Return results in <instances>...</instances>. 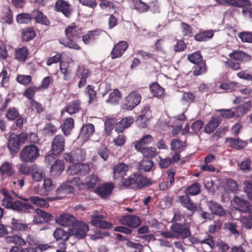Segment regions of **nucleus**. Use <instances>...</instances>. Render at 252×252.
<instances>
[{
    "label": "nucleus",
    "mask_w": 252,
    "mask_h": 252,
    "mask_svg": "<svg viewBox=\"0 0 252 252\" xmlns=\"http://www.w3.org/2000/svg\"><path fill=\"white\" fill-rule=\"evenodd\" d=\"M64 32L67 39L60 40V43L69 48L80 50L81 47L75 40L80 38L82 34V29L73 23L66 28Z\"/></svg>",
    "instance_id": "f257e3e1"
},
{
    "label": "nucleus",
    "mask_w": 252,
    "mask_h": 252,
    "mask_svg": "<svg viewBox=\"0 0 252 252\" xmlns=\"http://www.w3.org/2000/svg\"><path fill=\"white\" fill-rule=\"evenodd\" d=\"M162 236L167 238L185 239L190 236L189 225L186 223H174L170 228V231L161 233Z\"/></svg>",
    "instance_id": "f03ea898"
},
{
    "label": "nucleus",
    "mask_w": 252,
    "mask_h": 252,
    "mask_svg": "<svg viewBox=\"0 0 252 252\" xmlns=\"http://www.w3.org/2000/svg\"><path fill=\"white\" fill-rule=\"evenodd\" d=\"M229 58L224 62L225 65L233 70L241 69V63L249 62L251 57L245 52L237 50H234L228 55Z\"/></svg>",
    "instance_id": "7ed1b4c3"
},
{
    "label": "nucleus",
    "mask_w": 252,
    "mask_h": 252,
    "mask_svg": "<svg viewBox=\"0 0 252 252\" xmlns=\"http://www.w3.org/2000/svg\"><path fill=\"white\" fill-rule=\"evenodd\" d=\"M39 156V148L33 144L24 147L19 154L21 160L25 162H33Z\"/></svg>",
    "instance_id": "20e7f679"
},
{
    "label": "nucleus",
    "mask_w": 252,
    "mask_h": 252,
    "mask_svg": "<svg viewBox=\"0 0 252 252\" xmlns=\"http://www.w3.org/2000/svg\"><path fill=\"white\" fill-rule=\"evenodd\" d=\"M141 99V94L139 92L132 91L124 98L122 108L125 110L131 111L140 103Z\"/></svg>",
    "instance_id": "39448f33"
},
{
    "label": "nucleus",
    "mask_w": 252,
    "mask_h": 252,
    "mask_svg": "<svg viewBox=\"0 0 252 252\" xmlns=\"http://www.w3.org/2000/svg\"><path fill=\"white\" fill-rule=\"evenodd\" d=\"M54 9L60 12L67 18H69L72 14L73 8L68 1L64 0H57L55 4Z\"/></svg>",
    "instance_id": "423d86ee"
},
{
    "label": "nucleus",
    "mask_w": 252,
    "mask_h": 252,
    "mask_svg": "<svg viewBox=\"0 0 252 252\" xmlns=\"http://www.w3.org/2000/svg\"><path fill=\"white\" fill-rule=\"evenodd\" d=\"M88 230L89 226L88 224L83 222L77 220L70 229V232L76 238L81 239L86 236Z\"/></svg>",
    "instance_id": "0eeeda50"
},
{
    "label": "nucleus",
    "mask_w": 252,
    "mask_h": 252,
    "mask_svg": "<svg viewBox=\"0 0 252 252\" xmlns=\"http://www.w3.org/2000/svg\"><path fill=\"white\" fill-rule=\"evenodd\" d=\"M91 217L92 220H91V223L94 226L103 229H108L112 226L111 223L103 220L104 219H105V216L98 214L97 212H93Z\"/></svg>",
    "instance_id": "6e6552de"
},
{
    "label": "nucleus",
    "mask_w": 252,
    "mask_h": 252,
    "mask_svg": "<svg viewBox=\"0 0 252 252\" xmlns=\"http://www.w3.org/2000/svg\"><path fill=\"white\" fill-rule=\"evenodd\" d=\"M85 152L81 149H77L69 154H63L64 159L68 162H81L85 158Z\"/></svg>",
    "instance_id": "1a4fd4ad"
},
{
    "label": "nucleus",
    "mask_w": 252,
    "mask_h": 252,
    "mask_svg": "<svg viewBox=\"0 0 252 252\" xmlns=\"http://www.w3.org/2000/svg\"><path fill=\"white\" fill-rule=\"evenodd\" d=\"M73 191L74 189L73 187L65 182L56 190V192L59 195L57 197H48V200L49 201H53L57 199H62L68 194L73 192Z\"/></svg>",
    "instance_id": "9d476101"
},
{
    "label": "nucleus",
    "mask_w": 252,
    "mask_h": 252,
    "mask_svg": "<svg viewBox=\"0 0 252 252\" xmlns=\"http://www.w3.org/2000/svg\"><path fill=\"white\" fill-rule=\"evenodd\" d=\"M120 222L132 228L137 227L141 223L140 218L135 215H128L123 216L120 219Z\"/></svg>",
    "instance_id": "9b49d317"
},
{
    "label": "nucleus",
    "mask_w": 252,
    "mask_h": 252,
    "mask_svg": "<svg viewBox=\"0 0 252 252\" xmlns=\"http://www.w3.org/2000/svg\"><path fill=\"white\" fill-rule=\"evenodd\" d=\"M65 139L62 135L55 136L52 142V150L55 154H59L64 150Z\"/></svg>",
    "instance_id": "f8f14e48"
},
{
    "label": "nucleus",
    "mask_w": 252,
    "mask_h": 252,
    "mask_svg": "<svg viewBox=\"0 0 252 252\" xmlns=\"http://www.w3.org/2000/svg\"><path fill=\"white\" fill-rule=\"evenodd\" d=\"M90 75L89 70L84 65H79L76 72V76L80 79L78 87L82 88L86 84V79Z\"/></svg>",
    "instance_id": "ddd939ff"
},
{
    "label": "nucleus",
    "mask_w": 252,
    "mask_h": 252,
    "mask_svg": "<svg viewBox=\"0 0 252 252\" xmlns=\"http://www.w3.org/2000/svg\"><path fill=\"white\" fill-rule=\"evenodd\" d=\"M114 185L111 183H105L98 186L94 192L103 198L108 197L114 189Z\"/></svg>",
    "instance_id": "4468645a"
},
{
    "label": "nucleus",
    "mask_w": 252,
    "mask_h": 252,
    "mask_svg": "<svg viewBox=\"0 0 252 252\" xmlns=\"http://www.w3.org/2000/svg\"><path fill=\"white\" fill-rule=\"evenodd\" d=\"M178 200L184 207L192 212H194L197 209V204L187 194L178 196Z\"/></svg>",
    "instance_id": "2eb2a0df"
},
{
    "label": "nucleus",
    "mask_w": 252,
    "mask_h": 252,
    "mask_svg": "<svg viewBox=\"0 0 252 252\" xmlns=\"http://www.w3.org/2000/svg\"><path fill=\"white\" fill-rule=\"evenodd\" d=\"M56 220L57 223L61 225L64 226H71L72 227L77 220L71 215L63 214L57 217Z\"/></svg>",
    "instance_id": "dca6fc26"
},
{
    "label": "nucleus",
    "mask_w": 252,
    "mask_h": 252,
    "mask_svg": "<svg viewBox=\"0 0 252 252\" xmlns=\"http://www.w3.org/2000/svg\"><path fill=\"white\" fill-rule=\"evenodd\" d=\"M128 47L126 41H121L115 44L111 51V57L113 59L121 57Z\"/></svg>",
    "instance_id": "f3484780"
},
{
    "label": "nucleus",
    "mask_w": 252,
    "mask_h": 252,
    "mask_svg": "<svg viewBox=\"0 0 252 252\" xmlns=\"http://www.w3.org/2000/svg\"><path fill=\"white\" fill-rule=\"evenodd\" d=\"M81 109L80 100L76 99L66 104L62 110V115H63L64 112H67L70 115H73L79 112Z\"/></svg>",
    "instance_id": "a211bd4d"
},
{
    "label": "nucleus",
    "mask_w": 252,
    "mask_h": 252,
    "mask_svg": "<svg viewBox=\"0 0 252 252\" xmlns=\"http://www.w3.org/2000/svg\"><path fill=\"white\" fill-rule=\"evenodd\" d=\"M154 138L150 134H146L142 136L138 140L135 141L133 145L135 150L138 151L145 147L147 145L150 144L153 141Z\"/></svg>",
    "instance_id": "6ab92c4d"
},
{
    "label": "nucleus",
    "mask_w": 252,
    "mask_h": 252,
    "mask_svg": "<svg viewBox=\"0 0 252 252\" xmlns=\"http://www.w3.org/2000/svg\"><path fill=\"white\" fill-rule=\"evenodd\" d=\"M128 166L123 162L120 163L114 167L113 177L115 179H122L126 175Z\"/></svg>",
    "instance_id": "aec40b11"
},
{
    "label": "nucleus",
    "mask_w": 252,
    "mask_h": 252,
    "mask_svg": "<svg viewBox=\"0 0 252 252\" xmlns=\"http://www.w3.org/2000/svg\"><path fill=\"white\" fill-rule=\"evenodd\" d=\"M17 139V135L15 134H11L9 137L7 147L12 155L17 153L20 149V145Z\"/></svg>",
    "instance_id": "412c9836"
},
{
    "label": "nucleus",
    "mask_w": 252,
    "mask_h": 252,
    "mask_svg": "<svg viewBox=\"0 0 252 252\" xmlns=\"http://www.w3.org/2000/svg\"><path fill=\"white\" fill-rule=\"evenodd\" d=\"M134 122V119L128 116L122 119L115 126V130L118 132H123L126 128L131 126Z\"/></svg>",
    "instance_id": "4be33fe9"
},
{
    "label": "nucleus",
    "mask_w": 252,
    "mask_h": 252,
    "mask_svg": "<svg viewBox=\"0 0 252 252\" xmlns=\"http://www.w3.org/2000/svg\"><path fill=\"white\" fill-rule=\"evenodd\" d=\"M36 214L34 217L33 221L36 223H43L50 220L51 215L40 209L35 210Z\"/></svg>",
    "instance_id": "5701e85b"
},
{
    "label": "nucleus",
    "mask_w": 252,
    "mask_h": 252,
    "mask_svg": "<svg viewBox=\"0 0 252 252\" xmlns=\"http://www.w3.org/2000/svg\"><path fill=\"white\" fill-rule=\"evenodd\" d=\"M94 131V126L91 124L84 125L82 127L79 135V138L84 140H87L93 135Z\"/></svg>",
    "instance_id": "b1692460"
},
{
    "label": "nucleus",
    "mask_w": 252,
    "mask_h": 252,
    "mask_svg": "<svg viewBox=\"0 0 252 252\" xmlns=\"http://www.w3.org/2000/svg\"><path fill=\"white\" fill-rule=\"evenodd\" d=\"M222 121L220 116L212 117L204 128V131L207 133H211L220 125Z\"/></svg>",
    "instance_id": "393cba45"
},
{
    "label": "nucleus",
    "mask_w": 252,
    "mask_h": 252,
    "mask_svg": "<svg viewBox=\"0 0 252 252\" xmlns=\"http://www.w3.org/2000/svg\"><path fill=\"white\" fill-rule=\"evenodd\" d=\"M101 33L102 31L99 30L90 31L82 37V40L84 44H88L91 41L97 39Z\"/></svg>",
    "instance_id": "a878e982"
},
{
    "label": "nucleus",
    "mask_w": 252,
    "mask_h": 252,
    "mask_svg": "<svg viewBox=\"0 0 252 252\" xmlns=\"http://www.w3.org/2000/svg\"><path fill=\"white\" fill-rule=\"evenodd\" d=\"M64 169V162L62 160H57L52 165L50 169L51 174L52 176H60Z\"/></svg>",
    "instance_id": "bb28decb"
},
{
    "label": "nucleus",
    "mask_w": 252,
    "mask_h": 252,
    "mask_svg": "<svg viewBox=\"0 0 252 252\" xmlns=\"http://www.w3.org/2000/svg\"><path fill=\"white\" fill-rule=\"evenodd\" d=\"M207 206L212 213L214 215H216L219 216H223L225 214V211L222 206L219 204L210 201L207 202Z\"/></svg>",
    "instance_id": "cd10ccee"
},
{
    "label": "nucleus",
    "mask_w": 252,
    "mask_h": 252,
    "mask_svg": "<svg viewBox=\"0 0 252 252\" xmlns=\"http://www.w3.org/2000/svg\"><path fill=\"white\" fill-rule=\"evenodd\" d=\"M233 207L241 211L248 210V202L247 200L238 196H235L231 201Z\"/></svg>",
    "instance_id": "c85d7f7f"
},
{
    "label": "nucleus",
    "mask_w": 252,
    "mask_h": 252,
    "mask_svg": "<svg viewBox=\"0 0 252 252\" xmlns=\"http://www.w3.org/2000/svg\"><path fill=\"white\" fill-rule=\"evenodd\" d=\"M99 182L100 180L96 175L91 174L86 177L85 182L82 183V187L88 189H93Z\"/></svg>",
    "instance_id": "c756f323"
},
{
    "label": "nucleus",
    "mask_w": 252,
    "mask_h": 252,
    "mask_svg": "<svg viewBox=\"0 0 252 252\" xmlns=\"http://www.w3.org/2000/svg\"><path fill=\"white\" fill-rule=\"evenodd\" d=\"M31 173L32 179L35 182L41 181L45 176L44 170L35 164L32 166V172Z\"/></svg>",
    "instance_id": "7c9ffc66"
},
{
    "label": "nucleus",
    "mask_w": 252,
    "mask_h": 252,
    "mask_svg": "<svg viewBox=\"0 0 252 252\" xmlns=\"http://www.w3.org/2000/svg\"><path fill=\"white\" fill-rule=\"evenodd\" d=\"M233 108L235 117H241L250 110L251 108V103L250 102H248L241 104L237 107H234Z\"/></svg>",
    "instance_id": "2f4dec72"
},
{
    "label": "nucleus",
    "mask_w": 252,
    "mask_h": 252,
    "mask_svg": "<svg viewBox=\"0 0 252 252\" xmlns=\"http://www.w3.org/2000/svg\"><path fill=\"white\" fill-rule=\"evenodd\" d=\"M214 35L212 30L200 32L194 35V39L197 41H205L211 39Z\"/></svg>",
    "instance_id": "473e14b6"
},
{
    "label": "nucleus",
    "mask_w": 252,
    "mask_h": 252,
    "mask_svg": "<svg viewBox=\"0 0 252 252\" xmlns=\"http://www.w3.org/2000/svg\"><path fill=\"white\" fill-rule=\"evenodd\" d=\"M29 54L27 48L23 46L16 49L15 53V59L19 62H25Z\"/></svg>",
    "instance_id": "72a5a7b5"
},
{
    "label": "nucleus",
    "mask_w": 252,
    "mask_h": 252,
    "mask_svg": "<svg viewBox=\"0 0 252 252\" xmlns=\"http://www.w3.org/2000/svg\"><path fill=\"white\" fill-rule=\"evenodd\" d=\"M152 184L150 179L140 175H135V188H141L145 186H148Z\"/></svg>",
    "instance_id": "f704fd0d"
},
{
    "label": "nucleus",
    "mask_w": 252,
    "mask_h": 252,
    "mask_svg": "<svg viewBox=\"0 0 252 252\" xmlns=\"http://www.w3.org/2000/svg\"><path fill=\"white\" fill-rule=\"evenodd\" d=\"M11 228L14 231H20L28 230L29 226L27 224L23 223L21 220L13 218L11 220Z\"/></svg>",
    "instance_id": "c9c22d12"
},
{
    "label": "nucleus",
    "mask_w": 252,
    "mask_h": 252,
    "mask_svg": "<svg viewBox=\"0 0 252 252\" xmlns=\"http://www.w3.org/2000/svg\"><path fill=\"white\" fill-rule=\"evenodd\" d=\"M142 154L144 157L153 158L158 155L157 149L154 147H147L138 151Z\"/></svg>",
    "instance_id": "e433bc0d"
},
{
    "label": "nucleus",
    "mask_w": 252,
    "mask_h": 252,
    "mask_svg": "<svg viewBox=\"0 0 252 252\" xmlns=\"http://www.w3.org/2000/svg\"><path fill=\"white\" fill-rule=\"evenodd\" d=\"M228 145L236 149H242L247 145V143L239 139L233 138H227L226 140Z\"/></svg>",
    "instance_id": "4c0bfd02"
},
{
    "label": "nucleus",
    "mask_w": 252,
    "mask_h": 252,
    "mask_svg": "<svg viewBox=\"0 0 252 252\" xmlns=\"http://www.w3.org/2000/svg\"><path fill=\"white\" fill-rule=\"evenodd\" d=\"M0 173L2 176H12L14 173V170L12 164L8 162H4L2 163L0 166Z\"/></svg>",
    "instance_id": "58836bf2"
},
{
    "label": "nucleus",
    "mask_w": 252,
    "mask_h": 252,
    "mask_svg": "<svg viewBox=\"0 0 252 252\" xmlns=\"http://www.w3.org/2000/svg\"><path fill=\"white\" fill-rule=\"evenodd\" d=\"M121 98V93L118 89H114L109 94L108 98L106 100V102L112 104H116L118 103Z\"/></svg>",
    "instance_id": "ea45409f"
},
{
    "label": "nucleus",
    "mask_w": 252,
    "mask_h": 252,
    "mask_svg": "<svg viewBox=\"0 0 252 252\" xmlns=\"http://www.w3.org/2000/svg\"><path fill=\"white\" fill-rule=\"evenodd\" d=\"M74 120L71 118H67L61 125L63 132L65 135H69L70 130L74 127Z\"/></svg>",
    "instance_id": "a19ab883"
},
{
    "label": "nucleus",
    "mask_w": 252,
    "mask_h": 252,
    "mask_svg": "<svg viewBox=\"0 0 252 252\" xmlns=\"http://www.w3.org/2000/svg\"><path fill=\"white\" fill-rule=\"evenodd\" d=\"M33 209L32 205L20 200L15 201V210L24 213H29Z\"/></svg>",
    "instance_id": "79ce46f5"
},
{
    "label": "nucleus",
    "mask_w": 252,
    "mask_h": 252,
    "mask_svg": "<svg viewBox=\"0 0 252 252\" xmlns=\"http://www.w3.org/2000/svg\"><path fill=\"white\" fill-rule=\"evenodd\" d=\"M3 23L11 25L13 22V12L10 7H6L3 11L1 17Z\"/></svg>",
    "instance_id": "37998d69"
},
{
    "label": "nucleus",
    "mask_w": 252,
    "mask_h": 252,
    "mask_svg": "<svg viewBox=\"0 0 252 252\" xmlns=\"http://www.w3.org/2000/svg\"><path fill=\"white\" fill-rule=\"evenodd\" d=\"M32 17L35 19L37 22L41 24L48 25L50 23L48 18L39 10H34L32 12Z\"/></svg>",
    "instance_id": "c03bdc74"
},
{
    "label": "nucleus",
    "mask_w": 252,
    "mask_h": 252,
    "mask_svg": "<svg viewBox=\"0 0 252 252\" xmlns=\"http://www.w3.org/2000/svg\"><path fill=\"white\" fill-rule=\"evenodd\" d=\"M55 188V185L52 180L50 178H45L43 183V189L40 193L42 195H48L50 191Z\"/></svg>",
    "instance_id": "a18cd8bd"
},
{
    "label": "nucleus",
    "mask_w": 252,
    "mask_h": 252,
    "mask_svg": "<svg viewBox=\"0 0 252 252\" xmlns=\"http://www.w3.org/2000/svg\"><path fill=\"white\" fill-rule=\"evenodd\" d=\"M55 238L57 240H63V242L67 241L70 237L69 234L61 228H57L53 233Z\"/></svg>",
    "instance_id": "49530a36"
},
{
    "label": "nucleus",
    "mask_w": 252,
    "mask_h": 252,
    "mask_svg": "<svg viewBox=\"0 0 252 252\" xmlns=\"http://www.w3.org/2000/svg\"><path fill=\"white\" fill-rule=\"evenodd\" d=\"M195 64L193 68V74L195 76H198L206 72L207 66L205 61H203Z\"/></svg>",
    "instance_id": "de8ad7c7"
},
{
    "label": "nucleus",
    "mask_w": 252,
    "mask_h": 252,
    "mask_svg": "<svg viewBox=\"0 0 252 252\" xmlns=\"http://www.w3.org/2000/svg\"><path fill=\"white\" fill-rule=\"evenodd\" d=\"M47 199H48V198ZM27 200L31 201L34 204L40 207L47 208L49 206V204L48 203V201H49L48 200H46L38 196H31Z\"/></svg>",
    "instance_id": "09e8293b"
},
{
    "label": "nucleus",
    "mask_w": 252,
    "mask_h": 252,
    "mask_svg": "<svg viewBox=\"0 0 252 252\" xmlns=\"http://www.w3.org/2000/svg\"><path fill=\"white\" fill-rule=\"evenodd\" d=\"M32 15L28 13L18 14L16 17V22L20 24H26L30 23L32 20Z\"/></svg>",
    "instance_id": "8fccbe9b"
},
{
    "label": "nucleus",
    "mask_w": 252,
    "mask_h": 252,
    "mask_svg": "<svg viewBox=\"0 0 252 252\" xmlns=\"http://www.w3.org/2000/svg\"><path fill=\"white\" fill-rule=\"evenodd\" d=\"M229 5L239 7L246 8L247 7L251 6L252 2L250 0H230Z\"/></svg>",
    "instance_id": "3c124183"
},
{
    "label": "nucleus",
    "mask_w": 252,
    "mask_h": 252,
    "mask_svg": "<svg viewBox=\"0 0 252 252\" xmlns=\"http://www.w3.org/2000/svg\"><path fill=\"white\" fill-rule=\"evenodd\" d=\"M35 36V32L32 28L23 29L22 32V38L23 41H29Z\"/></svg>",
    "instance_id": "603ef678"
},
{
    "label": "nucleus",
    "mask_w": 252,
    "mask_h": 252,
    "mask_svg": "<svg viewBox=\"0 0 252 252\" xmlns=\"http://www.w3.org/2000/svg\"><path fill=\"white\" fill-rule=\"evenodd\" d=\"M154 165L153 161L148 159H142L139 162V170L144 172H149Z\"/></svg>",
    "instance_id": "864d4df0"
},
{
    "label": "nucleus",
    "mask_w": 252,
    "mask_h": 252,
    "mask_svg": "<svg viewBox=\"0 0 252 252\" xmlns=\"http://www.w3.org/2000/svg\"><path fill=\"white\" fill-rule=\"evenodd\" d=\"M200 192V185L198 183H195L188 187L186 189V193L187 195H195Z\"/></svg>",
    "instance_id": "5fc2aeb1"
},
{
    "label": "nucleus",
    "mask_w": 252,
    "mask_h": 252,
    "mask_svg": "<svg viewBox=\"0 0 252 252\" xmlns=\"http://www.w3.org/2000/svg\"><path fill=\"white\" fill-rule=\"evenodd\" d=\"M238 166L245 172H250L252 170L251 160L249 158L245 159L243 161L237 163Z\"/></svg>",
    "instance_id": "6e6d98bb"
},
{
    "label": "nucleus",
    "mask_w": 252,
    "mask_h": 252,
    "mask_svg": "<svg viewBox=\"0 0 252 252\" xmlns=\"http://www.w3.org/2000/svg\"><path fill=\"white\" fill-rule=\"evenodd\" d=\"M150 90L155 96L158 97L162 95L163 89L157 83H153L150 87Z\"/></svg>",
    "instance_id": "4d7b16f0"
},
{
    "label": "nucleus",
    "mask_w": 252,
    "mask_h": 252,
    "mask_svg": "<svg viewBox=\"0 0 252 252\" xmlns=\"http://www.w3.org/2000/svg\"><path fill=\"white\" fill-rule=\"evenodd\" d=\"M32 77L30 75L18 74L16 77V81L20 84L28 86L31 84Z\"/></svg>",
    "instance_id": "13d9d810"
},
{
    "label": "nucleus",
    "mask_w": 252,
    "mask_h": 252,
    "mask_svg": "<svg viewBox=\"0 0 252 252\" xmlns=\"http://www.w3.org/2000/svg\"><path fill=\"white\" fill-rule=\"evenodd\" d=\"M6 241L9 243H13L19 246H24L26 245V242L21 237L17 235L8 236L6 237Z\"/></svg>",
    "instance_id": "bf43d9fd"
},
{
    "label": "nucleus",
    "mask_w": 252,
    "mask_h": 252,
    "mask_svg": "<svg viewBox=\"0 0 252 252\" xmlns=\"http://www.w3.org/2000/svg\"><path fill=\"white\" fill-rule=\"evenodd\" d=\"M132 1L135 9L140 12H145L149 7L147 4L141 0H132Z\"/></svg>",
    "instance_id": "052dcab7"
},
{
    "label": "nucleus",
    "mask_w": 252,
    "mask_h": 252,
    "mask_svg": "<svg viewBox=\"0 0 252 252\" xmlns=\"http://www.w3.org/2000/svg\"><path fill=\"white\" fill-rule=\"evenodd\" d=\"M38 87L33 86L28 87L23 93V95L27 98L32 100L35 93L38 90Z\"/></svg>",
    "instance_id": "680f3d73"
},
{
    "label": "nucleus",
    "mask_w": 252,
    "mask_h": 252,
    "mask_svg": "<svg viewBox=\"0 0 252 252\" xmlns=\"http://www.w3.org/2000/svg\"><path fill=\"white\" fill-rule=\"evenodd\" d=\"M99 6L102 9H114L115 6L112 0H98Z\"/></svg>",
    "instance_id": "e2e57ef3"
},
{
    "label": "nucleus",
    "mask_w": 252,
    "mask_h": 252,
    "mask_svg": "<svg viewBox=\"0 0 252 252\" xmlns=\"http://www.w3.org/2000/svg\"><path fill=\"white\" fill-rule=\"evenodd\" d=\"M54 79L51 76H47L43 78L41 85L38 87V89L43 90L49 88L50 85L53 83Z\"/></svg>",
    "instance_id": "0e129e2a"
},
{
    "label": "nucleus",
    "mask_w": 252,
    "mask_h": 252,
    "mask_svg": "<svg viewBox=\"0 0 252 252\" xmlns=\"http://www.w3.org/2000/svg\"><path fill=\"white\" fill-rule=\"evenodd\" d=\"M188 60L194 64L198 63L203 60L200 52H195L190 54L188 57Z\"/></svg>",
    "instance_id": "69168bd1"
},
{
    "label": "nucleus",
    "mask_w": 252,
    "mask_h": 252,
    "mask_svg": "<svg viewBox=\"0 0 252 252\" xmlns=\"http://www.w3.org/2000/svg\"><path fill=\"white\" fill-rule=\"evenodd\" d=\"M238 36L243 42L252 43V32H239Z\"/></svg>",
    "instance_id": "338daca9"
},
{
    "label": "nucleus",
    "mask_w": 252,
    "mask_h": 252,
    "mask_svg": "<svg viewBox=\"0 0 252 252\" xmlns=\"http://www.w3.org/2000/svg\"><path fill=\"white\" fill-rule=\"evenodd\" d=\"M184 147V143L179 139H174L171 141V148L173 150H183Z\"/></svg>",
    "instance_id": "774afa93"
}]
</instances>
